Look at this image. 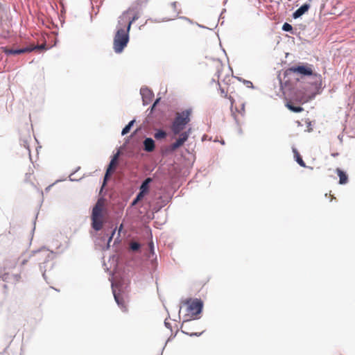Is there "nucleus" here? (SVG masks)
Returning <instances> with one entry per match:
<instances>
[{"label": "nucleus", "mask_w": 355, "mask_h": 355, "mask_svg": "<svg viewBox=\"0 0 355 355\" xmlns=\"http://www.w3.org/2000/svg\"><path fill=\"white\" fill-rule=\"evenodd\" d=\"M129 41V31L128 28L125 30L123 28H120L117 30L113 42V48L116 53H120L123 51L125 47L127 46Z\"/></svg>", "instance_id": "nucleus-3"}, {"label": "nucleus", "mask_w": 355, "mask_h": 355, "mask_svg": "<svg viewBox=\"0 0 355 355\" xmlns=\"http://www.w3.org/2000/svg\"><path fill=\"white\" fill-rule=\"evenodd\" d=\"M140 93L142 96L144 105L148 104L154 96L153 92L147 87H142L140 90Z\"/></svg>", "instance_id": "nucleus-8"}, {"label": "nucleus", "mask_w": 355, "mask_h": 355, "mask_svg": "<svg viewBox=\"0 0 355 355\" xmlns=\"http://www.w3.org/2000/svg\"><path fill=\"white\" fill-rule=\"evenodd\" d=\"M26 262H27V260L24 259V260L21 261V265H25Z\"/></svg>", "instance_id": "nucleus-35"}, {"label": "nucleus", "mask_w": 355, "mask_h": 355, "mask_svg": "<svg viewBox=\"0 0 355 355\" xmlns=\"http://www.w3.org/2000/svg\"><path fill=\"white\" fill-rule=\"evenodd\" d=\"M144 150L147 152H152L155 149V142L151 138H146L144 141Z\"/></svg>", "instance_id": "nucleus-12"}, {"label": "nucleus", "mask_w": 355, "mask_h": 355, "mask_svg": "<svg viewBox=\"0 0 355 355\" xmlns=\"http://www.w3.org/2000/svg\"><path fill=\"white\" fill-rule=\"evenodd\" d=\"M166 137V133L165 131L159 130L157 131L155 134V138L157 139H162Z\"/></svg>", "instance_id": "nucleus-21"}, {"label": "nucleus", "mask_w": 355, "mask_h": 355, "mask_svg": "<svg viewBox=\"0 0 355 355\" xmlns=\"http://www.w3.org/2000/svg\"><path fill=\"white\" fill-rule=\"evenodd\" d=\"M44 44H42V45H37V46H31L29 47L30 49H44Z\"/></svg>", "instance_id": "nucleus-30"}, {"label": "nucleus", "mask_w": 355, "mask_h": 355, "mask_svg": "<svg viewBox=\"0 0 355 355\" xmlns=\"http://www.w3.org/2000/svg\"><path fill=\"white\" fill-rule=\"evenodd\" d=\"M146 195V193L142 192L141 191H139V193L137 196V200H141L144 196Z\"/></svg>", "instance_id": "nucleus-29"}, {"label": "nucleus", "mask_w": 355, "mask_h": 355, "mask_svg": "<svg viewBox=\"0 0 355 355\" xmlns=\"http://www.w3.org/2000/svg\"><path fill=\"white\" fill-rule=\"evenodd\" d=\"M203 331L202 332H200V333H192L190 334L191 336H200L202 334Z\"/></svg>", "instance_id": "nucleus-32"}, {"label": "nucleus", "mask_w": 355, "mask_h": 355, "mask_svg": "<svg viewBox=\"0 0 355 355\" xmlns=\"http://www.w3.org/2000/svg\"><path fill=\"white\" fill-rule=\"evenodd\" d=\"M139 200H137V198L133 200L132 203V205H135L137 203Z\"/></svg>", "instance_id": "nucleus-34"}, {"label": "nucleus", "mask_w": 355, "mask_h": 355, "mask_svg": "<svg viewBox=\"0 0 355 355\" xmlns=\"http://www.w3.org/2000/svg\"><path fill=\"white\" fill-rule=\"evenodd\" d=\"M130 246V249L132 250L137 251L139 249L140 244L137 242H131Z\"/></svg>", "instance_id": "nucleus-24"}, {"label": "nucleus", "mask_w": 355, "mask_h": 355, "mask_svg": "<svg viewBox=\"0 0 355 355\" xmlns=\"http://www.w3.org/2000/svg\"><path fill=\"white\" fill-rule=\"evenodd\" d=\"M202 312H188L182 316V325L187 322L198 320L201 318Z\"/></svg>", "instance_id": "nucleus-9"}, {"label": "nucleus", "mask_w": 355, "mask_h": 355, "mask_svg": "<svg viewBox=\"0 0 355 355\" xmlns=\"http://www.w3.org/2000/svg\"><path fill=\"white\" fill-rule=\"evenodd\" d=\"M114 297L116 302L118 304L121 309L126 308V300L124 298L123 295L119 293L114 291Z\"/></svg>", "instance_id": "nucleus-10"}, {"label": "nucleus", "mask_w": 355, "mask_h": 355, "mask_svg": "<svg viewBox=\"0 0 355 355\" xmlns=\"http://www.w3.org/2000/svg\"><path fill=\"white\" fill-rule=\"evenodd\" d=\"M331 155L333 157H336V156H338V153H332Z\"/></svg>", "instance_id": "nucleus-36"}, {"label": "nucleus", "mask_w": 355, "mask_h": 355, "mask_svg": "<svg viewBox=\"0 0 355 355\" xmlns=\"http://www.w3.org/2000/svg\"><path fill=\"white\" fill-rule=\"evenodd\" d=\"M114 234H115V230H114L112 232V234H111V235H110V237H109V239H108V244H109V243L111 242V241L112 240V238H113V236H114Z\"/></svg>", "instance_id": "nucleus-31"}, {"label": "nucleus", "mask_w": 355, "mask_h": 355, "mask_svg": "<svg viewBox=\"0 0 355 355\" xmlns=\"http://www.w3.org/2000/svg\"><path fill=\"white\" fill-rule=\"evenodd\" d=\"M168 318H166L165 320H164V326L168 329L171 332L173 331V326L172 324L168 322Z\"/></svg>", "instance_id": "nucleus-27"}, {"label": "nucleus", "mask_w": 355, "mask_h": 355, "mask_svg": "<svg viewBox=\"0 0 355 355\" xmlns=\"http://www.w3.org/2000/svg\"><path fill=\"white\" fill-rule=\"evenodd\" d=\"M295 74H299L302 77L312 76L313 74L312 65L306 64L304 65L293 66L285 71L286 76H291Z\"/></svg>", "instance_id": "nucleus-5"}, {"label": "nucleus", "mask_w": 355, "mask_h": 355, "mask_svg": "<svg viewBox=\"0 0 355 355\" xmlns=\"http://www.w3.org/2000/svg\"><path fill=\"white\" fill-rule=\"evenodd\" d=\"M153 181L151 178H146L141 184L139 190L146 194L149 192V184Z\"/></svg>", "instance_id": "nucleus-15"}, {"label": "nucleus", "mask_w": 355, "mask_h": 355, "mask_svg": "<svg viewBox=\"0 0 355 355\" xmlns=\"http://www.w3.org/2000/svg\"><path fill=\"white\" fill-rule=\"evenodd\" d=\"M310 8L309 4L304 3L300 6L293 15V18L297 19L304 15L309 10Z\"/></svg>", "instance_id": "nucleus-11"}, {"label": "nucleus", "mask_w": 355, "mask_h": 355, "mask_svg": "<svg viewBox=\"0 0 355 355\" xmlns=\"http://www.w3.org/2000/svg\"><path fill=\"white\" fill-rule=\"evenodd\" d=\"M219 91L221 96L224 98H227L228 96L227 92L225 91L223 88L220 87Z\"/></svg>", "instance_id": "nucleus-28"}, {"label": "nucleus", "mask_w": 355, "mask_h": 355, "mask_svg": "<svg viewBox=\"0 0 355 355\" xmlns=\"http://www.w3.org/2000/svg\"><path fill=\"white\" fill-rule=\"evenodd\" d=\"M159 100H160V98H157V99L155 101V103H153V106H152V107H151V110H153L155 108V106H156V105L158 103V102L159 101Z\"/></svg>", "instance_id": "nucleus-33"}, {"label": "nucleus", "mask_w": 355, "mask_h": 355, "mask_svg": "<svg viewBox=\"0 0 355 355\" xmlns=\"http://www.w3.org/2000/svg\"><path fill=\"white\" fill-rule=\"evenodd\" d=\"M33 50V49H30L29 47H26V48H22V49H15V50H10L9 51V53H11V54H13V55H17V54H21V53H26V52H31Z\"/></svg>", "instance_id": "nucleus-17"}, {"label": "nucleus", "mask_w": 355, "mask_h": 355, "mask_svg": "<svg viewBox=\"0 0 355 355\" xmlns=\"http://www.w3.org/2000/svg\"><path fill=\"white\" fill-rule=\"evenodd\" d=\"M227 98H228L230 100V110H231V112H232V114L234 116V118L236 119V114H235V112L234 111V104L235 103V100L231 96H228L227 97Z\"/></svg>", "instance_id": "nucleus-20"}, {"label": "nucleus", "mask_w": 355, "mask_h": 355, "mask_svg": "<svg viewBox=\"0 0 355 355\" xmlns=\"http://www.w3.org/2000/svg\"><path fill=\"white\" fill-rule=\"evenodd\" d=\"M282 29L285 31H291L293 30V27L291 24L288 23H284Z\"/></svg>", "instance_id": "nucleus-26"}, {"label": "nucleus", "mask_w": 355, "mask_h": 355, "mask_svg": "<svg viewBox=\"0 0 355 355\" xmlns=\"http://www.w3.org/2000/svg\"><path fill=\"white\" fill-rule=\"evenodd\" d=\"M187 306L189 311H202L203 302L198 298H189L183 302Z\"/></svg>", "instance_id": "nucleus-6"}, {"label": "nucleus", "mask_w": 355, "mask_h": 355, "mask_svg": "<svg viewBox=\"0 0 355 355\" xmlns=\"http://www.w3.org/2000/svg\"><path fill=\"white\" fill-rule=\"evenodd\" d=\"M140 17V11L136 7H130L126 11L123 12L119 17V24L121 26L127 23L128 31H130L132 23Z\"/></svg>", "instance_id": "nucleus-4"}, {"label": "nucleus", "mask_w": 355, "mask_h": 355, "mask_svg": "<svg viewBox=\"0 0 355 355\" xmlns=\"http://www.w3.org/2000/svg\"><path fill=\"white\" fill-rule=\"evenodd\" d=\"M336 173L339 177V183L340 184H345L347 182L348 177L344 171L340 168H337Z\"/></svg>", "instance_id": "nucleus-13"}, {"label": "nucleus", "mask_w": 355, "mask_h": 355, "mask_svg": "<svg viewBox=\"0 0 355 355\" xmlns=\"http://www.w3.org/2000/svg\"><path fill=\"white\" fill-rule=\"evenodd\" d=\"M293 155H294V158L295 159V161L297 162V164L302 166V167H306V164L305 162L303 161L301 155H300L299 152L297 151V150L296 148H293Z\"/></svg>", "instance_id": "nucleus-14"}, {"label": "nucleus", "mask_w": 355, "mask_h": 355, "mask_svg": "<svg viewBox=\"0 0 355 355\" xmlns=\"http://www.w3.org/2000/svg\"><path fill=\"white\" fill-rule=\"evenodd\" d=\"M105 214L104 200L99 199L93 207L92 214V226L96 231H99L102 229Z\"/></svg>", "instance_id": "nucleus-2"}, {"label": "nucleus", "mask_w": 355, "mask_h": 355, "mask_svg": "<svg viewBox=\"0 0 355 355\" xmlns=\"http://www.w3.org/2000/svg\"><path fill=\"white\" fill-rule=\"evenodd\" d=\"M191 114V110H185L181 112H177L175 117L171 125V130L175 135H179V138L175 142L171 145V149L175 150L180 146H182L184 142L188 139L190 130L181 132L187 124H188L191 119L190 116Z\"/></svg>", "instance_id": "nucleus-1"}, {"label": "nucleus", "mask_w": 355, "mask_h": 355, "mask_svg": "<svg viewBox=\"0 0 355 355\" xmlns=\"http://www.w3.org/2000/svg\"><path fill=\"white\" fill-rule=\"evenodd\" d=\"M242 110L244 112V105H242Z\"/></svg>", "instance_id": "nucleus-37"}, {"label": "nucleus", "mask_w": 355, "mask_h": 355, "mask_svg": "<svg viewBox=\"0 0 355 355\" xmlns=\"http://www.w3.org/2000/svg\"><path fill=\"white\" fill-rule=\"evenodd\" d=\"M119 156V153H117L116 154H115L113 156L112 159H111L110 164L107 168L106 173H105L103 184H105V182H106L107 178L110 175V174L114 171V170L117 166V164H118Z\"/></svg>", "instance_id": "nucleus-7"}, {"label": "nucleus", "mask_w": 355, "mask_h": 355, "mask_svg": "<svg viewBox=\"0 0 355 355\" xmlns=\"http://www.w3.org/2000/svg\"><path fill=\"white\" fill-rule=\"evenodd\" d=\"M175 327L176 328V331H175V334L173 336L171 335L165 342L164 343V345L163 346L162 349V352H161V354L160 355H162V352L164 351V349H165V347L166 346L167 343L171 341L172 340V338H173L175 336H176V334L178 331V325L175 324Z\"/></svg>", "instance_id": "nucleus-23"}, {"label": "nucleus", "mask_w": 355, "mask_h": 355, "mask_svg": "<svg viewBox=\"0 0 355 355\" xmlns=\"http://www.w3.org/2000/svg\"><path fill=\"white\" fill-rule=\"evenodd\" d=\"M286 106L294 112H301L304 110L303 107L300 106H294L291 102H288Z\"/></svg>", "instance_id": "nucleus-18"}, {"label": "nucleus", "mask_w": 355, "mask_h": 355, "mask_svg": "<svg viewBox=\"0 0 355 355\" xmlns=\"http://www.w3.org/2000/svg\"><path fill=\"white\" fill-rule=\"evenodd\" d=\"M178 3L177 2H173L171 4V8L174 10L176 15L180 13V9L178 8Z\"/></svg>", "instance_id": "nucleus-25"}, {"label": "nucleus", "mask_w": 355, "mask_h": 355, "mask_svg": "<svg viewBox=\"0 0 355 355\" xmlns=\"http://www.w3.org/2000/svg\"><path fill=\"white\" fill-rule=\"evenodd\" d=\"M168 313V318L173 320V322L180 321L181 319L180 313L181 312H167Z\"/></svg>", "instance_id": "nucleus-16"}, {"label": "nucleus", "mask_w": 355, "mask_h": 355, "mask_svg": "<svg viewBox=\"0 0 355 355\" xmlns=\"http://www.w3.org/2000/svg\"><path fill=\"white\" fill-rule=\"evenodd\" d=\"M134 123H135L134 120L129 122V123L127 125H125V127L122 130L121 135H125L127 133H128L130 130L131 127L134 124Z\"/></svg>", "instance_id": "nucleus-22"}, {"label": "nucleus", "mask_w": 355, "mask_h": 355, "mask_svg": "<svg viewBox=\"0 0 355 355\" xmlns=\"http://www.w3.org/2000/svg\"><path fill=\"white\" fill-rule=\"evenodd\" d=\"M343 7L339 2L336 3V6L334 7V10H331L333 15H340L342 12Z\"/></svg>", "instance_id": "nucleus-19"}]
</instances>
